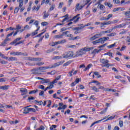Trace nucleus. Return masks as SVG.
<instances>
[{
	"label": "nucleus",
	"instance_id": "1",
	"mask_svg": "<svg viewBox=\"0 0 130 130\" xmlns=\"http://www.w3.org/2000/svg\"><path fill=\"white\" fill-rule=\"evenodd\" d=\"M94 49V47H85L79 49L78 51L76 52V56H82V55H84V54H86L87 52L90 51V50H92Z\"/></svg>",
	"mask_w": 130,
	"mask_h": 130
},
{
	"label": "nucleus",
	"instance_id": "2",
	"mask_svg": "<svg viewBox=\"0 0 130 130\" xmlns=\"http://www.w3.org/2000/svg\"><path fill=\"white\" fill-rule=\"evenodd\" d=\"M21 39H22V38H17L16 39L14 40L12 42H11L10 43V45H14V44H15L14 46H17V45H20V44H22V43H24V40L20 41V40H21ZM18 41H19V42H18Z\"/></svg>",
	"mask_w": 130,
	"mask_h": 130
},
{
	"label": "nucleus",
	"instance_id": "3",
	"mask_svg": "<svg viewBox=\"0 0 130 130\" xmlns=\"http://www.w3.org/2000/svg\"><path fill=\"white\" fill-rule=\"evenodd\" d=\"M62 56L63 58H68V57H73L74 56V52L72 51H69L68 53L63 54L62 55Z\"/></svg>",
	"mask_w": 130,
	"mask_h": 130
},
{
	"label": "nucleus",
	"instance_id": "4",
	"mask_svg": "<svg viewBox=\"0 0 130 130\" xmlns=\"http://www.w3.org/2000/svg\"><path fill=\"white\" fill-rule=\"evenodd\" d=\"M63 62H64V61L62 60L61 61L55 63L53 64L50 65L51 69H54V68H56V67H59V66H61V64H62Z\"/></svg>",
	"mask_w": 130,
	"mask_h": 130
},
{
	"label": "nucleus",
	"instance_id": "5",
	"mask_svg": "<svg viewBox=\"0 0 130 130\" xmlns=\"http://www.w3.org/2000/svg\"><path fill=\"white\" fill-rule=\"evenodd\" d=\"M11 55H24V56H27L28 54H24V53L12 51L10 53Z\"/></svg>",
	"mask_w": 130,
	"mask_h": 130
},
{
	"label": "nucleus",
	"instance_id": "6",
	"mask_svg": "<svg viewBox=\"0 0 130 130\" xmlns=\"http://www.w3.org/2000/svg\"><path fill=\"white\" fill-rule=\"evenodd\" d=\"M28 60H31L32 61H41L42 60V58H34V57H28Z\"/></svg>",
	"mask_w": 130,
	"mask_h": 130
},
{
	"label": "nucleus",
	"instance_id": "7",
	"mask_svg": "<svg viewBox=\"0 0 130 130\" xmlns=\"http://www.w3.org/2000/svg\"><path fill=\"white\" fill-rule=\"evenodd\" d=\"M30 106H27V107H25L23 108V113L24 114H27L28 113H29V112H30Z\"/></svg>",
	"mask_w": 130,
	"mask_h": 130
},
{
	"label": "nucleus",
	"instance_id": "8",
	"mask_svg": "<svg viewBox=\"0 0 130 130\" xmlns=\"http://www.w3.org/2000/svg\"><path fill=\"white\" fill-rule=\"evenodd\" d=\"M84 7H85V5H80V4H77L76 5V9H75V11H80V10H82V9H83V8H84Z\"/></svg>",
	"mask_w": 130,
	"mask_h": 130
},
{
	"label": "nucleus",
	"instance_id": "9",
	"mask_svg": "<svg viewBox=\"0 0 130 130\" xmlns=\"http://www.w3.org/2000/svg\"><path fill=\"white\" fill-rule=\"evenodd\" d=\"M40 82L41 84H48L50 83V80L49 79L43 78Z\"/></svg>",
	"mask_w": 130,
	"mask_h": 130
},
{
	"label": "nucleus",
	"instance_id": "10",
	"mask_svg": "<svg viewBox=\"0 0 130 130\" xmlns=\"http://www.w3.org/2000/svg\"><path fill=\"white\" fill-rule=\"evenodd\" d=\"M20 92H21L22 95H26L28 93V91L27 90V89L25 88H20Z\"/></svg>",
	"mask_w": 130,
	"mask_h": 130
},
{
	"label": "nucleus",
	"instance_id": "11",
	"mask_svg": "<svg viewBox=\"0 0 130 130\" xmlns=\"http://www.w3.org/2000/svg\"><path fill=\"white\" fill-rule=\"evenodd\" d=\"M61 78V75L58 76L54 80L51 82V84H55L56 83H57V81L60 80V78Z\"/></svg>",
	"mask_w": 130,
	"mask_h": 130
},
{
	"label": "nucleus",
	"instance_id": "12",
	"mask_svg": "<svg viewBox=\"0 0 130 130\" xmlns=\"http://www.w3.org/2000/svg\"><path fill=\"white\" fill-rule=\"evenodd\" d=\"M34 73L37 75H41V71H40V69H39V68L34 69Z\"/></svg>",
	"mask_w": 130,
	"mask_h": 130
},
{
	"label": "nucleus",
	"instance_id": "13",
	"mask_svg": "<svg viewBox=\"0 0 130 130\" xmlns=\"http://www.w3.org/2000/svg\"><path fill=\"white\" fill-rule=\"evenodd\" d=\"M79 16H80V14H78L77 16H74L72 19V20L74 21L75 23L78 22V21H79V19H80Z\"/></svg>",
	"mask_w": 130,
	"mask_h": 130
},
{
	"label": "nucleus",
	"instance_id": "14",
	"mask_svg": "<svg viewBox=\"0 0 130 130\" xmlns=\"http://www.w3.org/2000/svg\"><path fill=\"white\" fill-rule=\"evenodd\" d=\"M100 61L101 62V63H103L104 64H105V63H108V62H109V60H106L104 58L100 59Z\"/></svg>",
	"mask_w": 130,
	"mask_h": 130
},
{
	"label": "nucleus",
	"instance_id": "15",
	"mask_svg": "<svg viewBox=\"0 0 130 130\" xmlns=\"http://www.w3.org/2000/svg\"><path fill=\"white\" fill-rule=\"evenodd\" d=\"M101 50L102 49H95L91 52V54H96V53H99Z\"/></svg>",
	"mask_w": 130,
	"mask_h": 130
},
{
	"label": "nucleus",
	"instance_id": "16",
	"mask_svg": "<svg viewBox=\"0 0 130 130\" xmlns=\"http://www.w3.org/2000/svg\"><path fill=\"white\" fill-rule=\"evenodd\" d=\"M109 39V37H108L100 38L101 43H104L105 41H107V40H108Z\"/></svg>",
	"mask_w": 130,
	"mask_h": 130
},
{
	"label": "nucleus",
	"instance_id": "17",
	"mask_svg": "<svg viewBox=\"0 0 130 130\" xmlns=\"http://www.w3.org/2000/svg\"><path fill=\"white\" fill-rule=\"evenodd\" d=\"M10 88L9 85L0 86L1 90H8Z\"/></svg>",
	"mask_w": 130,
	"mask_h": 130
},
{
	"label": "nucleus",
	"instance_id": "18",
	"mask_svg": "<svg viewBox=\"0 0 130 130\" xmlns=\"http://www.w3.org/2000/svg\"><path fill=\"white\" fill-rule=\"evenodd\" d=\"M66 42H67V41L66 40V39L64 40H62L61 41H59L58 42H55V44H62L63 43H66Z\"/></svg>",
	"mask_w": 130,
	"mask_h": 130
},
{
	"label": "nucleus",
	"instance_id": "19",
	"mask_svg": "<svg viewBox=\"0 0 130 130\" xmlns=\"http://www.w3.org/2000/svg\"><path fill=\"white\" fill-rule=\"evenodd\" d=\"M17 2H18L19 4V8H21L23 7V5H24V0H17Z\"/></svg>",
	"mask_w": 130,
	"mask_h": 130
},
{
	"label": "nucleus",
	"instance_id": "20",
	"mask_svg": "<svg viewBox=\"0 0 130 130\" xmlns=\"http://www.w3.org/2000/svg\"><path fill=\"white\" fill-rule=\"evenodd\" d=\"M103 31H101L100 33L95 34L94 36H95V37L97 38H100L102 35H103Z\"/></svg>",
	"mask_w": 130,
	"mask_h": 130
},
{
	"label": "nucleus",
	"instance_id": "21",
	"mask_svg": "<svg viewBox=\"0 0 130 130\" xmlns=\"http://www.w3.org/2000/svg\"><path fill=\"white\" fill-rule=\"evenodd\" d=\"M44 15L43 16V19H46V18H48L49 16V14L46 13V11H45L43 12Z\"/></svg>",
	"mask_w": 130,
	"mask_h": 130
},
{
	"label": "nucleus",
	"instance_id": "22",
	"mask_svg": "<svg viewBox=\"0 0 130 130\" xmlns=\"http://www.w3.org/2000/svg\"><path fill=\"white\" fill-rule=\"evenodd\" d=\"M8 60L9 61L12 60V61H17V60H18V59L16 57H10L8 58Z\"/></svg>",
	"mask_w": 130,
	"mask_h": 130
},
{
	"label": "nucleus",
	"instance_id": "23",
	"mask_svg": "<svg viewBox=\"0 0 130 130\" xmlns=\"http://www.w3.org/2000/svg\"><path fill=\"white\" fill-rule=\"evenodd\" d=\"M98 43H101V40H100V39L92 42V44H93L94 45H95V44H97Z\"/></svg>",
	"mask_w": 130,
	"mask_h": 130
},
{
	"label": "nucleus",
	"instance_id": "24",
	"mask_svg": "<svg viewBox=\"0 0 130 130\" xmlns=\"http://www.w3.org/2000/svg\"><path fill=\"white\" fill-rule=\"evenodd\" d=\"M92 67H93V64H92L91 63H90L87 66V67L85 68L84 71H88V70H89V69H91Z\"/></svg>",
	"mask_w": 130,
	"mask_h": 130
},
{
	"label": "nucleus",
	"instance_id": "25",
	"mask_svg": "<svg viewBox=\"0 0 130 130\" xmlns=\"http://www.w3.org/2000/svg\"><path fill=\"white\" fill-rule=\"evenodd\" d=\"M98 8H99L102 11H103V10L105 9V7L104 6V5L101 4H99L98 6Z\"/></svg>",
	"mask_w": 130,
	"mask_h": 130
},
{
	"label": "nucleus",
	"instance_id": "26",
	"mask_svg": "<svg viewBox=\"0 0 130 130\" xmlns=\"http://www.w3.org/2000/svg\"><path fill=\"white\" fill-rule=\"evenodd\" d=\"M107 36H108V37H113L114 36H116V32H112L111 34L107 35Z\"/></svg>",
	"mask_w": 130,
	"mask_h": 130
},
{
	"label": "nucleus",
	"instance_id": "27",
	"mask_svg": "<svg viewBox=\"0 0 130 130\" xmlns=\"http://www.w3.org/2000/svg\"><path fill=\"white\" fill-rule=\"evenodd\" d=\"M91 89H92V90H93V91H94V92H99V88H97V87H96V86L91 87Z\"/></svg>",
	"mask_w": 130,
	"mask_h": 130
},
{
	"label": "nucleus",
	"instance_id": "28",
	"mask_svg": "<svg viewBox=\"0 0 130 130\" xmlns=\"http://www.w3.org/2000/svg\"><path fill=\"white\" fill-rule=\"evenodd\" d=\"M112 31H113V30L112 28V29H108V30L103 31V33L104 34H106L107 33H111V32H112Z\"/></svg>",
	"mask_w": 130,
	"mask_h": 130
},
{
	"label": "nucleus",
	"instance_id": "29",
	"mask_svg": "<svg viewBox=\"0 0 130 130\" xmlns=\"http://www.w3.org/2000/svg\"><path fill=\"white\" fill-rule=\"evenodd\" d=\"M49 85V86L47 87L48 90H51V89H52L54 87L53 84L51 83V82H50Z\"/></svg>",
	"mask_w": 130,
	"mask_h": 130
},
{
	"label": "nucleus",
	"instance_id": "30",
	"mask_svg": "<svg viewBox=\"0 0 130 130\" xmlns=\"http://www.w3.org/2000/svg\"><path fill=\"white\" fill-rule=\"evenodd\" d=\"M105 6H107L109 8H112V4L110 3H105Z\"/></svg>",
	"mask_w": 130,
	"mask_h": 130
},
{
	"label": "nucleus",
	"instance_id": "31",
	"mask_svg": "<svg viewBox=\"0 0 130 130\" xmlns=\"http://www.w3.org/2000/svg\"><path fill=\"white\" fill-rule=\"evenodd\" d=\"M72 63V61H68L63 64V67H67Z\"/></svg>",
	"mask_w": 130,
	"mask_h": 130
},
{
	"label": "nucleus",
	"instance_id": "32",
	"mask_svg": "<svg viewBox=\"0 0 130 130\" xmlns=\"http://www.w3.org/2000/svg\"><path fill=\"white\" fill-rule=\"evenodd\" d=\"M107 109H108V108L106 107L104 110H103L100 112V114H105V113H106L107 111Z\"/></svg>",
	"mask_w": 130,
	"mask_h": 130
},
{
	"label": "nucleus",
	"instance_id": "33",
	"mask_svg": "<svg viewBox=\"0 0 130 130\" xmlns=\"http://www.w3.org/2000/svg\"><path fill=\"white\" fill-rule=\"evenodd\" d=\"M37 92H38V89L31 90V91L29 92V94H35V93H37Z\"/></svg>",
	"mask_w": 130,
	"mask_h": 130
},
{
	"label": "nucleus",
	"instance_id": "34",
	"mask_svg": "<svg viewBox=\"0 0 130 130\" xmlns=\"http://www.w3.org/2000/svg\"><path fill=\"white\" fill-rule=\"evenodd\" d=\"M84 28H85V26L76 27L74 28V30H81V29H84Z\"/></svg>",
	"mask_w": 130,
	"mask_h": 130
},
{
	"label": "nucleus",
	"instance_id": "35",
	"mask_svg": "<svg viewBox=\"0 0 130 130\" xmlns=\"http://www.w3.org/2000/svg\"><path fill=\"white\" fill-rule=\"evenodd\" d=\"M69 33H70V31H65V35H67V37H72L73 35L69 34Z\"/></svg>",
	"mask_w": 130,
	"mask_h": 130
},
{
	"label": "nucleus",
	"instance_id": "36",
	"mask_svg": "<svg viewBox=\"0 0 130 130\" xmlns=\"http://www.w3.org/2000/svg\"><path fill=\"white\" fill-rule=\"evenodd\" d=\"M112 55H113L112 53L110 52H107L104 54V55H109V56H111V57H112Z\"/></svg>",
	"mask_w": 130,
	"mask_h": 130
},
{
	"label": "nucleus",
	"instance_id": "37",
	"mask_svg": "<svg viewBox=\"0 0 130 130\" xmlns=\"http://www.w3.org/2000/svg\"><path fill=\"white\" fill-rule=\"evenodd\" d=\"M94 75H95V76H97L98 78H101V76L99 74L98 72H94Z\"/></svg>",
	"mask_w": 130,
	"mask_h": 130
},
{
	"label": "nucleus",
	"instance_id": "38",
	"mask_svg": "<svg viewBox=\"0 0 130 130\" xmlns=\"http://www.w3.org/2000/svg\"><path fill=\"white\" fill-rule=\"evenodd\" d=\"M126 24L125 23H122L118 25V28H122L124 27V26H126Z\"/></svg>",
	"mask_w": 130,
	"mask_h": 130
},
{
	"label": "nucleus",
	"instance_id": "39",
	"mask_svg": "<svg viewBox=\"0 0 130 130\" xmlns=\"http://www.w3.org/2000/svg\"><path fill=\"white\" fill-rule=\"evenodd\" d=\"M0 62L1 63H2V64H7V63H8V62L2 60V59H0Z\"/></svg>",
	"mask_w": 130,
	"mask_h": 130
},
{
	"label": "nucleus",
	"instance_id": "40",
	"mask_svg": "<svg viewBox=\"0 0 130 130\" xmlns=\"http://www.w3.org/2000/svg\"><path fill=\"white\" fill-rule=\"evenodd\" d=\"M96 39H97V38H96V36L95 35L89 38V40L90 41H93V40H95Z\"/></svg>",
	"mask_w": 130,
	"mask_h": 130
},
{
	"label": "nucleus",
	"instance_id": "41",
	"mask_svg": "<svg viewBox=\"0 0 130 130\" xmlns=\"http://www.w3.org/2000/svg\"><path fill=\"white\" fill-rule=\"evenodd\" d=\"M114 117H115V116H111L110 117L108 118L105 121H107L108 120H111L112 119H113V118H114Z\"/></svg>",
	"mask_w": 130,
	"mask_h": 130
},
{
	"label": "nucleus",
	"instance_id": "42",
	"mask_svg": "<svg viewBox=\"0 0 130 130\" xmlns=\"http://www.w3.org/2000/svg\"><path fill=\"white\" fill-rule=\"evenodd\" d=\"M47 103H48V105H47V106L48 107H50V106L51 105V101H50V100H47Z\"/></svg>",
	"mask_w": 130,
	"mask_h": 130
},
{
	"label": "nucleus",
	"instance_id": "43",
	"mask_svg": "<svg viewBox=\"0 0 130 130\" xmlns=\"http://www.w3.org/2000/svg\"><path fill=\"white\" fill-rule=\"evenodd\" d=\"M55 38L58 39V38H62L63 37V35H58L55 36Z\"/></svg>",
	"mask_w": 130,
	"mask_h": 130
},
{
	"label": "nucleus",
	"instance_id": "44",
	"mask_svg": "<svg viewBox=\"0 0 130 130\" xmlns=\"http://www.w3.org/2000/svg\"><path fill=\"white\" fill-rule=\"evenodd\" d=\"M116 44V43H114L113 44L108 46V48H112L115 46Z\"/></svg>",
	"mask_w": 130,
	"mask_h": 130
},
{
	"label": "nucleus",
	"instance_id": "45",
	"mask_svg": "<svg viewBox=\"0 0 130 130\" xmlns=\"http://www.w3.org/2000/svg\"><path fill=\"white\" fill-rule=\"evenodd\" d=\"M126 32H127V30H123V31H121L120 32H119V35H122V34H125L126 33Z\"/></svg>",
	"mask_w": 130,
	"mask_h": 130
},
{
	"label": "nucleus",
	"instance_id": "46",
	"mask_svg": "<svg viewBox=\"0 0 130 130\" xmlns=\"http://www.w3.org/2000/svg\"><path fill=\"white\" fill-rule=\"evenodd\" d=\"M74 71H75V70L72 69V70L69 73L70 77H73V75H74L73 74Z\"/></svg>",
	"mask_w": 130,
	"mask_h": 130
},
{
	"label": "nucleus",
	"instance_id": "47",
	"mask_svg": "<svg viewBox=\"0 0 130 130\" xmlns=\"http://www.w3.org/2000/svg\"><path fill=\"white\" fill-rule=\"evenodd\" d=\"M43 68L44 69V71H45V70H48L49 69H51L50 65L47 67H43Z\"/></svg>",
	"mask_w": 130,
	"mask_h": 130
},
{
	"label": "nucleus",
	"instance_id": "48",
	"mask_svg": "<svg viewBox=\"0 0 130 130\" xmlns=\"http://www.w3.org/2000/svg\"><path fill=\"white\" fill-rule=\"evenodd\" d=\"M119 126L120 127H122L123 126V121H119Z\"/></svg>",
	"mask_w": 130,
	"mask_h": 130
},
{
	"label": "nucleus",
	"instance_id": "49",
	"mask_svg": "<svg viewBox=\"0 0 130 130\" xmlns=\"http://www.w3.org/2000/svg\"><path fill=\"white\" fill-rule=\"evenodd\" d=\"M34 24L35 25L36 27L39 26V22L37 20L35 21Z\"/></svg>",
	"mask_w": 130,
	"mask_h": 130
},
{
	"label": "nucleus",
	"instance_id": "50",
	"mask_svg": "<svg viewBox=\"0 0 130 130\" xmlns=\"http://www.w3.org/2000/svg\"><path fill=\"white\" fill-rule=\"evenodd\" d=\"M113 2L114 3V4H120V1L119 0H113Z\"/></svg>",
	"mask_w": 130,
	"mask_h": 130
},
{
	"label": "nucleus",
	"instance_id": "51",
	"mask_svg": "<svg viewBox=\"0 0 130 130\" xmlns=\"http://www.w3.org/2000/svg\"><path fill=\"white\" fill-rule=\"evenodd\" d=\"M36 112V110L34 108H29V112Z\"/></svg>",
	"mask_w": 130,
	"mask_h": 130
},
{
	"label": "nucleus",
	"instance_id": "52",
	"mask_svg": "<svg viewBox=\"0 0 130 130\" xmlns=\"http://www.w3.org/2000/svg\"><path fill=\"white\" fill-rule=\"evenodd\" d=\"M41 24L42 26H47V25H48V22H42Z\"/></svg>",
	"mask_w": 130,
	"mask_h": 130
},
{
	"label": "nucleus",
	"instance_id": "53",
	"mask_svg": "<svg viewBox=\"0 0 130 130\" xmlns=\"http://www.w3.org/2000/svg\"><path fill=\"white\" fill-rule=\"evenodd\" d=\"M119 10H120V8H116L113 9V12H118Z\"/></svg>",
	"mask_w": 130,
	"mask_h": 130
},
{
	"label": "nucleus",
	"instance_id": "54",
	"mask_svg": "<svg viewBox=\"0 0 130 130\" xmlns=\"http://www.w3.org/2000/svg\"><path fill=\"white\" fill-rule=\"evenodd\" d=\"M6 81V78H2L0 79V83H5Z\"/></svg>",
	"mask_w": 130,
	"mask_h": 130
},
{
	"label": "nucleus",
	"instance_id": "55",
	"mask_svg": "<svg viewBox=\"0 0 130 130\" xmlns=\"http://www.w3.org/2000/svg\"><path fill=\"white\" fill-rule=\"evenodd\" d=\"M7 44V43H6L5 41L2 43L0 44V46H6V45Z\"/></svg>",
	"mask_w": 130,
	"mask_h": 130
},
{
	"label": "nucleus",
	"instance_id": "56",
	"mask_svg": "<svg viewBox=\"0 0 130 130\" xmlns=\"http://www.w3.org/2000/svg\"><path fill=\"white\" fill-rule=\"evenodd\" d=\"M36 64L39 66H43V64H44V62H39Z\"/></svg>",
	"mask_w": 130,
	"mask_h": 130
},
{
	"label": "nucleus",
	"instance_id": "57",
	"mask_svg": "<svg viewBox=\"0 0 130 130\" xmlns=\"http://www.w3.org/2000/svg\"><path fill=\"white\" fill-rule=\"evenodd\" d=\"M126 48V46H123L121 48V49H120V51H123V50H124Z\"/></svg>",
	"mask_w": 130,
	"mask_h": 130
},
{
	"label": "nucleus",
	"instance_id": "58",
	"mask_svg": "<svg viewBox=\"0 0 130 130\" xmlns=\"http://www.w3.org/2000/svg\"><path fill=\"white\" fill-rule=\"evenodd\" d=\"M63 5V2L60 3L59 4V6H58L59 9H61V8H62Z\"/></svg>",
	"mask_w": 130,
	"mask_h": 130
},
{
	"label": "nucleus",
	"instance_id": "59",
	"mask_svg": "<svg viewBox=\"0 0 130 130\" xmlns=\"http://www.w3.org/2000/svg\"><path fill=\"white\" fill-rule=\"evenodd\" d=\"M113 16V15L112 14H109L108 16V18H107V20L108 21V20H109V19H110V18H112V17Z\"/></svg>",
	"mask_w": 130,
	"mask_h": 130
},
{
	"label": "nucleus",
	"instance_id": "60",
	"mask_svg": "<svg viewBox=\"0 0 130 130\" xmlns=\"http://www.w3.org/2000/svg\"><path fill=\"white\" fill-rule=\"evenodd\" d=\"M60 58H61V57L58 56H54L53 57V59H60Z\"/></svg>",
	"mask_w": 130,
	"mask_h": 130
},
{
	"label": "nucleus",
	"instance_id": "61",
	"mask_svg": "<svg viewBox=\"0 0 130 130\" xmlns=\"http://www.w3.org/2000/svg\"><path fill=\"white\" fill-rule=\"evenodd\" d=\"M53 128H56V126L55 125H52V126L50 127V130H53Z\"/></svg>",
	"mask_w": 130,
	"mask_h": 130
},
{
	"label": "nucleus",
	"instance_id": "62",
	"mask_svg": "<svg viewBox=\"0 0 130 130\" xmlns=\"http://www.w3.org/2000/svg\"><path fill=\"white\" fill-rule=\"evenodd\" d=\"M18 12H19V8H18L17 7L15 8V10H14V14H17L18 13Z\"/></svg>",
	"mask_w": 130,
	"mask_h": 130
},
{
	"label": "nucleus",
	"instance_id": "63",
	"mask_svg": "<svg viewBox=\"0 0 130 130\" xmlns=\"http://www.w3.org/2000/svg\"><path fill=\"white\" fill-rule=\"evenodd\" d=\"M50 73H51V75H55V74H56V71L55 70H53V71L50 72Z\"/></svg>",
	"mask_w": 130,
	"mask_h": 130
},
{
	"label": "nucleus",
	"instance_id": "64",
	"mask_svg": "<svg viewBox=\"0 0 130 130\" xmlns=\"http://www.w3.org/2000/svg\"><path fill=\"white\" fill-rule=\"evenodd\" d=\"M113 130H119V127L117 126H115L114 127Z\"/></svg>",
	"mask_w": 130,
	"mask_h": 130
}]
</instances>
